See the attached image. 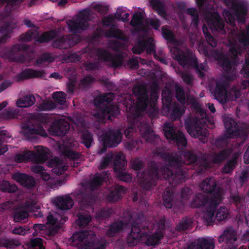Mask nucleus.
<instances>
[{"mask_svg":"<svg viewBox=\"0 0 249 249\" xmlns=\"http://www.w3.org/2000/svg\"><path fill=\"white\" fill-rule=\"evenodd\" d=\"M160 156L167 163L165 165L159 167L156 161H152L149 171L142 174V186L145 190H149L162 178L175 185L185 181V172L182 169L185 162L181 156L177 152H163Z\"/></svg>","mask_w":249,"mask_h":249,"instance_id":"obj_1","label":"nucleus"},{"mask_svg":"<svg viewBox=\"0 0 249 249\" xmlns=\"http://www.w3.org/2000/svg\"><path fill=\"white\" fill-rule=\"evenodd\" d=\"M138 217L133 220L131 223V231L128 234L126 241L130 246H134L139 242L141 239L147 246H155L159 243L163 237V233L161 231H155L152 234H149L147 231H142V230H147L148 231L149 224L147 222L143 214L139 213Z\"/></svg>","mask_w":249,"mask_h":249,"instance_id":"obj_2","label":"nucleus"},{"mask_svg":"<svg viewBox=\"0 0 249 249\" xmlns=\"http://www.w3.org/2000/svg\"><path fill=\"white\" fill-rule=\"evenodd\" d=\"M108 177L107 172L95 174L89 182L91 189L85 188L79 189L75 195L76 200L82 206H89L93 204L96 201V196L93 190L100 187Z\"/></svg>","mask_w":249,"mask_h":249,"instance_id":"obj_3","label":"nucleus"},{"mask_svg":"<svg viewBox=\"0 0 249 249\" xmlns=\"http://www.w3.org/2000/svg\"><path fill=\"white\" fill-rule=\"evenodd\" d=\"M170 51L173 58L178 61L180 65L193 66L199 78H203L205 76L206 64L203 63L198 64L197 58L192 50L189 49L182 50L177 46H174L170 48Z\"/></svg>","mask_w":249,"mask_h":249,"instance_id":"obj_4","label":"nucleus"},{"mask_svg":"<svg viewBox=\"0 0 249 249\" xmlns=\"http://www.w3.org/2000/svg\"><path fill=\"white\" fill-rule=\"evenodd\" d=\"M47 122V117L42 114L36 115L34 120L25 122L21 126L23 136L30 141L36 139L37 135L47 137L48 134L42 124H46Z\"/></svg>","mask_w":249,"mask_h":249,"instance_id":"obj_5","label":"nucleus"},{"mask_svg":"<svg viewBox=\"0 0 249 249\" xmlns=\"http://www.w3.org/2000/svg\"><path fill=\"white\" fill-rule=\"evenodd\" d=\"M133 94L137 97V101L135 102L134 99L130 100V106L126 105L130 112L134 111V114L139 117L141 113L144 111L148 105L149 96L148 92L144 85H139L135 86L132 89ZM130 98H131L130 97Z\"/></svg>","mask_w":249,"mask_h":249,"instance_id":"obj_6","label":"nucleus"},{"mask_svg":"<svg viewBox=\"0 0 249 249\" xmlns=\"http://www.w3.org/2000/svg\"><path fill=\"white\" fill-rule=\"evenodd\" d=\"M105 98L102 95L97 96L94 100L97 110L93 116L100 123H105L106 120H110L111 117L117 115L120 112L118 107L114 105H102L105 103Z\"/></svg>","mask_w":249,"mask_h":249,"instance_id":"obj_7","label":"nucleus"},{"mask_svg":"<svg viewBox=\"0 0 249 249\" xmlns=\"http://www.w3.org/2000/svg\"><path fill=\"white\" fill-rule=\"evenodd\" d=\"M201 189L205 193L209 194L211 198V203L215 205V202H221L222 200L223 191L220 187H217L214 179L212 178L204 179L200 185Z\"/></svg>","mask_w":249,"mask_h":249,"instance_id":"obj_8","label":"nucleus"},{"mask_svg":"<svg viewBox=\"0 0 249 249\" xmlns=\"http://www.w3.org/2000/svg\"><path fill=\"white\" fill-rule=\"evenodd\" d=\"M225 128V133L232 138H240L245 140L248 135L247 129L241 127L235 120L229 117H226L223 119Z\"/></svg>","mask_w":249,"mask_h":249,"instance_id":"obj_9","label":"nucleus"},{"mask_svg":"<svg viewBox=\"0 0 249 249\" xmlns=\"http://www.w3.org/2000/svg\"><path fill=\"white\" fill-rule=\"evenodd\" d=\"M206 124V121L198 117H189L184 121V126L187 132L194 138L202 137L203 127Z\"/></svg>","mask_w":249,"mask_h":249,"instance_id":"obj_10","label":"nucleus"},{"mask_svg":"<svg viewBox=\"0 0 249 249\" xmlns=\"http://www.w3.org/2000/svg\"><path fill=\"white\" fill-rule=\"evenodd\" d=\"M126 165V161L125 157L122 153H118L114 159V171L116 173V176L119 180L129 182L132 180V177L129 174L124 171Z\"/></svg>","mask_w":249,"mask_h":249,"instance_id":"obj_11","label":"nucleus"},{"mask_svg":"<svg viewBox=\"0 0 249 249\" xmlns=\"http://www.w3.org/2000/svg\"><path fill=\"white\" fill-rule=\"evenodd\" d=\"M163 131L165 137L175 142L178 147H185L187 140L183 133L180 131H176L174 125L170 123L164 124Z\"/></svg>","mask_w":249,"mask_h":249,"instance_id":"obj_12","label":"nucleus"},{"mask_svg":"<svg viewBox=\"0 0 249 249\" xmlns=\"http://www.w3.org/2000/svg\"><path fill=\"white\" fill-rule=\"evenodd\" d=\"M92 234V232L86 230L76 231L71 237L73 246L77 247V249H91L93 247V241H87L88 237Z\"/></svg>","mask_w":249,"mask_h":249,"instance_id":"obj_13","label":"nucleus"},{"mask_svg":"<svg viewBox=\"0 0 249 249\" xmlns=\"http://www.w3.org/2000/svg\"><path fill=\"white\" fill-rule=\"evenodd\" d=\"M205 20L212 32H220L223 34L226 33L224 22L217 12H207Z\"/></svg>","mask_w":249,"mask_h":249,"instance_id":"obj_14","label":"nucleus"},{"mask_svg":"<svg viewBox=\"0 0 249 249\" xmlns=\"http://www.w3.org/2000/svg\"><path fill=\"white\" fill-rule=\"evenodd\" d=\"M219 243L224 242L225 248L229 249H246L243 246L238 248V244L235 231L231 227L227 228L218 237Z\"/></svg>","mask_w":249,"mask_h":249,"instance_id":"obj_15","label":"nucleus"},{"mask_svg":"<svg viewBox=\"0 0 249 249\" xmlns=\"http://www.w3.org/2000/svg\"><path fill=\"white\" fill-rule=\"evenodd\" d=\"M203 52L206 56L213 57L225 73H229L231 71L232 62L224 53L216 50H212L209 53L205 48H204Z\"/></svg>","mask_w":249,"mask_h":249,"instance_id":"obj_16","label":"nucleus"},{"mask_svg":"<svg viewBox=\"0 0 249 249\" xmlns=\"http://www.w3.org/2000/svg\"><path fill=\"white\" fill-rule=\"evenodd\" d=\"M224 3L234 12L239 21L244 23L248 13L247 3L243 0H223Z\"/></svg>","mask_w":249,"mask_h":249,"instance_id":"obj_17","label":"nucleus"},{"mask_svg":"<svg viewBox=\"0 0 249 249\" xmlns=\"http://www.w3.org/2000/svg\"><path fill=\"white\" fill-rule=\"evenodd\" d=\"M209 90L214 98L221 104H225L228 101L227 84L223 80H217L215 87L209 85Z\"/></svg>","mask_w":249,"mask_h":249,"instance_id":"obj_18","label":"nucleus"},{"mask_svg":"<svg viewBox=\"0 0 249 249\" xmlns=\"http://www.w3.org/2000/svg\"><path fill=\"white\" fill-rule=\"evenodd\" d=\"M96 55L99 60L109 62L113 68H118L123 64L122 54L113 55L108 51L100 48L96 51Z\"/></svg>","mask_w":249,"mask_h":249,"instance_id":"obj_19","label":"nucleus"},{"mask_svg":"<svg viewBox=\"0 0 249 249\" xmlns=\"http://www.w3.org/2000/svg\"><path fill=\"white\" fill-rule=\"evenodd\" d=\"M102 140L105 148L115 147L121 142L122 134L118 129H110L102 135Z\"/></svg>","mask_w":249,"mask_h":249,"instance_id":"obj_20","label":"nucleus"},{"mask_svg":"<svg viewBox=\"0 0 249 249\" xmlns=\"http://www.w3.org/2000/svg\"><path fill=\"white\" fill-rule=\"evenodd\" d=\"M25 0H0V19L3 20L10 15Z\"/></svg>","mask_w":249,"mask_h":249,"instance_id":"obj_21","label":"nucleus"},{"mask_svg":"<svg viewBox=\"0 0 249 249\" xmlns=\"http://www.w3.org/2000/svg\"><path fill=\"white\" fill-rule=\"evenodd\" d=\"M70 124L65 120L54 121L48 129L49 133L55 136H63L69 131Z\"/></svg>","mask_w":249,"mask_h":249,"instance_id":"obj_22","label":"nucleus"},{"mask_svg":"<svg viewBox=\"0 0 249 249\" xmlns=\"http://www.w3.org/2000/svg\"><path fill=\"white\" fill-rule=\"evenodd\" d=\"M162 112L166 115L168 116L172 121H174L181 118L184 113L185 109L178 103L174 102L170 106L162 108Z\"/></svg>","mask_w":249,"mask_h":249,"instance_id":"obj_23","label":"nucleus"},{"mask_svg":"<svg viewBox=\"0 0 249 249\" xmlns=\"http://www.w3.org/2000/svg\"><path fill=\"white\" fill-rule=\"evenodd\" d=\"M12 178L27 189L33 188L36 184L35 178L25 173L16 172L13 174Z\"/></svg>","mask_w":249,"mask_h":249,"instance_id":"obj_24","label":"nucleus"},{"mask_svg":"<svg viewBox=\"0 0 249 249\" xmlns=\"http://www.w3.org/2000/svg\"><path fill=\"white\" fill-rule=\"evenodd\" d=\"M139 130L142 137L147 142L155 144L159 139V136L154 134V131L147 124L141 123Z\"/></svg>","mask_w":249,"mask_h":249,"instance_id":"obj_25","label":"nucleus"},{"mask_svg":"<svg viewBox=\"0 0 249 249\" xmlns=\"http://www.w3.org/2000/svg\"><path fill=\"white\" fill-rule=\"evenodd\" d=\"M126 190V188L123 186L115 185L114 187H111L109 190L107 197V201L110 202L118 201L125 194Z\"/></svg>","mask_w":249,"mask_h":249,"instance_id":"obj_26","label":"nucleus"},{"mask_svg":"<svg viewBox=\"0 0 249 249\" xmlns=\"http://www.w3.org/2000/svg\"><path fill=\"white\" fill-rule=\"evenodd\" d=\"M56 206L61 210H70L73 205V201L69 195L58 196L53 200Z\"/></svg>","mask_w":249,"mask_h":249,"instance_id":"obj_27","label":"nucleus"},{"mask_svg":"<svg viewBox=\"0 0 249 249\" xmlns=\"http://www.w3.org/2000/svg\"><path fill=\"white\" fill-rule=\"evenodd\" d=\"M50 154V150L42 146L36 147V152L33 151V161L36 163H44L48 160Z\"/></svg>","mask_w":249,"mask_h":249,"instance_id":"obj_28","label":"nucleus"},{"mask_svg":"<svg viewBox=\"0 0 249 249\" xmlns=\"http://www.w3.org/2000/svg\"><path fill=\"white\" fill-rule=\"evenodd\" d=\"M45 74L43 70H36L32 69H26L18 74V81H20L25 79L39 78L44 76Z\"/></svg>","mask_w":249,"mask_h":249,"instance_id":"obj_29","label":"nucleus"},{"mask_svg":"<svg viewBox=\"0 0 249 249\" xmlns=\"http://www.w3.org/2000/svg\"><path fill=\"white\" fill-rule=\"evenodd\" d=\"M211 198L207 195L202 193L196 194L191 203L192 208H200L203 206L208 207L210 205Z\"/></svg>","mask_w":249,"mask_h":249,"instance_id":"obj_30","label":"nucleus"},{"mask_svg":"<svg viewBox=\"0 0 249 249\" xmlns=\"http://www.w3.org/2000/svg\"><path fill=\"white\" fill-rule=\"evenodd\" d=\"M124 226V222L121 220L112 222L108 226L107 235L109 237H114L117 233L123 231Z\"/></svg>","mask_w":249,"mask_h":249,"instance_id":"obj_31","label":"nucleus"},{"mask_svg":"<svg viewBox=\"0 0 249 249\" xmlns=\"http://www.w3.org/2000/svg\"><path fill=\"white\" fill-rule=\"evenodd\" d=\"M231 203L236 207L237 210L244 213L246 208L245 196L239 194H234L231 196Z\"/></svg>","mask_w":249,"mask_h":249,"instance_id":"obj_32","label":"nucleus"},{"mask_svg":"<svg viewBox=\"0 0 249 249\" xmlns=\"http://www.w3.org/2000/svg\"><path fill=\"white\" fill-rule=\"evenodd\" d=\"M215 205L212 204L210 201V204L207 207V209L204 214V219L206 221L207 225H212L214 221V216L215 212V209L221 202H215Z\"/></svg>","mask_w":249,"mask_h":249,"instance_id":"obj_33","label":"nucleus"},{"mask_svg":"<svg viewBox=\"0 0 249 249\" xmlns=\"http://www.w3.org/2000/svg\"><path fill=\"white\" fill-rule=\"evenodd\" d=\"M105 36L107 38H115L122 41H127V37L123 31L112 25L105 33Z\"/></svg>","mask_w":249,"mask_h":249,"instance_id":"obj_34","label":"nucleus"},{"mask_svg":"<svg viewBox=\"0 0 249 249\" xmlns=\"http://www.w3.org/2000/svg\"><path fill=\"white\" fill-rule=\"evenodd\" d=\"M67 24L70 31L73 33H79L87 29V26L85 25L77 18L75 20H69Z\"/></svg>","mask_w":249,"mask_h":249,"instance_id":"obj_35","label":"nucleus"},{"mask_svg":"<svg viewBox=\"0 0 249 249\" xmlns=\"http://www.w3.org/2000/svg\"><path fill=\"white\" fill-rule=\"evenodd\" d=\"M163 204L167 208H171L175 203V194L169 188H166L162 196Z\"/></svg>","mask_w":249,"mask_h":249,"instance_id":"obj_36","label":"nucleus"},{"mask_svg":"<svg viewBox=\"0 0 249 249\" xmlns=\"http://www.w3.org/2000/svg\"><path fill=\"white\" fill-rule=\"evenodd\" d=\"M231 150L230 149H224L219 152L214 153L212 156V160L214 163H220L226 160L231 155Z\"/></svg>","mask_w":249,"mask_h":249,"instance_id":"obj_37","label":"nucleus"},{"mask_svg":"<svg viewBox=\"0 0 249 249\" xmlns=\"http://www.w3.org/2000/svg\"><path fill=\"white\" fill-rule=\"evenodd\" d=\"M36 102V98L33 95H26L22 98H19L16 102L17 107L25 108L33 105Z\"/></svg>","mask_w":249,"mask_h":249,"instance_id":"obj_38","label":"nucleus"},{"mask_svg":"<svg viewBox=\"0 0 249 249\" xmlns=\"http://www.w3.org/2000/svg\"><path fill=\"white\" fill-rule=\"evenodd\" d=\"M161 32L162 36L165 40L172 43L174 45L177 46L178 44V40L176 38L175 34L167 28V26H162Z\"/></svg>","mask_w":249,"mask_h":249,"instance_id":"obj_39","label":"nucleus"},{"mask_svg":"<svg viewBox=\"0 0 249 249\" xmlns=\"http://www.w3.org/2000/svg\"><path fill=\"white\" fill-rule=\"evenodd\" d=\"M58 35L57 32L54 30H51L49 31L43 33L36 41L39 43H48L50 41L54 39Z\"/></svg>","mask_w":249,"mask_h":249,"instance_id":"obj_40","label":"nucleus"},{"mask_svg":"<svg viewBox=\"0 0 249 249\" xmlns=\"http://www.w3.org/2000/svg\"><path fill=\"white\" fill-rule=\"evenodd\" d=\"M197 249H214L215 242L212 238H201L197 240Z\"/></svg>","mask_w":249,"mask_h":249,"instance_id":"obj_41","label":"nucleus"},{"mask_svg":"<svg viewBox=\"0 0 249 249\" xmlns=\"http://www.w3.org/2000/svg\"><path fill=\"white\" fill-rule=\"evenodd\" d=\"M81 142L87 148H89L94 144L92 134L88 130H83L81 135Z\"/></svg>","mask_w":249,"mask_h":249,"instance_id":"obj_42","label":"nucleus"},{"mask_svg":"<svg viewBox=\"0 0 249 249\" xmlns=\"http://www.w3.org/2000/svg\"><path fill=\"white\" fill-rule=\"evenodd\" d=\"M33 151L25 150L22 153L17 154L14 157L15 161L17 163L33 161Z\"/></svg>","mask_w":249,"mask_h":249,"instance_id":"obj_43","label":"nucleus"},{"mask_svg":"<svg viewBox=\"0 0 249 249\" xmlns=\"http://www.w3.org/2000/svg\"><path fill=\"white\" fill-rule=\"evenodd\" d=\"M67 36H57L56 38L53 39L52 43V46L53 48H57L61 50L67 49Z\"/></svg>","mask_w":249,"mask_h":249,"instance_id":"obj_44","label":"nucleus"},{"mask_svg":"<svg viewBox=\"0 0 249 249\" xmlns=\"http://www.w3.org/2000/svg\"><path fill=\"white\" fill-rule=\"evenodd\" d=\"M95 80V78L90 75L84 76L79 81V88L82 90L87 89L90 87Z\"/></svg>","mask_w":249,"mask_h":249,"instance_id":"obj_45","label":"nucleus"},{"mask_svg":"<svg viewBox=\"0 0 249 249\" xmlns=\"http://www.w3.org/2000/svg\"><path fill=\"white\" fill-rule=\"evenodd\" d=\"M232 138L225 133L224 134L217 137L213 142L214 145L219 148H222L228 143L229 140Z\"/></svg>","mask_w":249,"mask_h":249,"instance_id":"obj_46","label":"nucleus"},{"mask_svg":"<svg viewBox=\"0 0 249 249\" xmlns=\"http://www.w3.org/2000/svg\"><path fill=\"white\" fill-rule=\"evenodd\" d=\"M193 221L192 218L185 217L183 218L177 225L176 230L178 231H184L192 226Z\"/></svg>","mask_w":249,"mask_h":249,"instance_id":"obj_47","label":"nucleus"},{"mask_svg":"<svg viewBox=\"0 0 249 249\" xmlns=\"http://www.w3.org/2000/svg\"><path fill=\"white\" fill-rule=\"evenodd\" d=\"M91 15V11L88 9H85L80 11L77 18V19L81 21L85 25L89 26L88 21L90 20V16Z\"/></svg>","mask_w":249,"mask_h":249,"instance_id":"obj_48","label":"nucleus"},{"mask_svg":"<svg viewBox=\"0 0 249 249\" xmlns=\"http://www.w3.org/2000/svg\"><path fill=\"white\" fill-rule=\"evenodd\" d=\"M17 189L18 188L15 185L5 180L0 181V190L3 192L14 193Z\"/></svg>","mask_w":249,"mask_h":249,"instance_id":"obj_49","label":"nucleus"},{"mask_svg":"<svg viewBox=\"0 0 249 249\" xmlns=\"http://www.w3.org/2000/svg\"><path fill=\"white\" fill-rule=\"evenodd\" d=\"M144 41L146 42L145 50H146L147 54H153L154 58H157L158 55L155 50L156 46L153 42V39L150 37L148 39L144 40Z\"/></svg>","mask_w":249,"mask_h":249,"instance_id":"obj_50","label":"nucleus"},{"mask_svg":"<svg viewBox=\"0 0 249 249\" xmlns=\"http://www.w3.org/2000/svg\"><path fill=\"white\" fill-rule=\"evenodd\" d=\"M77 224L80 227L86 226L91 221V217L89 214L79 213L77 215Z\"/></svg>","mask_w":249,"mask_h":249,"instance_id":"obj_51","label":"nucleus"},{"mask_svg":"<svg viewBox=\"0 0 249 249\" xmlns=\"http://www.w3.org/2000/svg\"><path fill=\"white\" fill-rule=\"evenodd\" d=\"M55 57L50 53H42L36 61L37 64H41L44 62L52 63L55 60Z\"/></svg>","mask_w":249,"mask_h":249,"instance_id":"obj_52","label":"nucleus"},{"mask_svg":"<svg viewBox=\"0 0 249 249\" xmlns=\"http://www.w3.org/2000/svg\"><path fill=\"white\" fill-rule=\"evenodd\" d=\"M203 32L208 43L212 47H215L217 45V41L209 32L207 27L204 25L202 28Z\"/></svg>","mask_w":249,"mask_h":249,"instance_id":"obj_53","label":"nucleus"},{"mask_svg":"<svg viewBox=\"0 0 249 249\" xmlns=\"http://www.w3.org/2000/svg\"><path fill=\"white\" fill-rule=\"evenodd\" d=\"M111 208H103L96 213V217L99 220H104L109 218L113 213Z\"/></svg>","mask_w":249,"mask_h":249,"instance_id":"obj_54","label":"nucleus"},{"mask_svg":"<svg viewBox=\"0 0 249 249\" xmlns=\"http://www.w3.org/2000/svg\"><path fill=\"white\" fill-rule=\"evenodd\" d=\"M161 96L163 104L162 108L170 106L174 103L172 102V94L170 90L162 91Z\"/></svg>","mask_w":249,"mask_h":249,"instance_id":"obj_55","label":"nucleus"},{"mask_svg":"<svg viewBox=\"0 0 249 249\" xmlns=\"http://www.w3.org/2000/svg\"><path fill=\"white\" fill-rule=\"evenodd\" d=\"M145 43L144 39H139L136 44L132 48V51L134 54H140L145 50Z\"/></svg>","mask_w":249,"mask_h":249,"instance_id":"obj_56","label":"nucleus"},{"mask_svg":"<svg viewBox=\"0 0 249 249\" xmlns=\"http://www.w3.org/2000/svg\"><path fill=\"white\" fill-rule=\"evenodd\" d=\"M150 3L153 8L157 9L159 15L161 16L166 15L163 5L160 0H150Z\"/></svg>","mask_w":249,"mask_h":249,"instance_id":"obj_57","label":"nucleus"},{"mask_svg":"<svg viewBox=\"0 0 249 249\" xmlns=\"http://www.w3.org/2000/svg\"><path fill=\"white\" fill-rule=\"evenodd\" d=\"M215 213V219L218 221L225 220L228 216V211L225 207H220Z\"/></svg>","mask_w":249,"mask_h":249,"instance_id":"obj_58","label":"nucleus"},{"mask_svg":"<svg viewBox=\"0 0 249 249\" xmlns=\"http://www.w3.org/2000/svg\"><path fill=\"white\" fill-rule=\"evenodd\" d=\"M183 156L187 160V164H197L198 157L193 152L190 151H185Z\"/></svg>","mask_w":249,"mask_h":249,"instance_id":"obj_59","label":"nucleus"},{"mask_svg":"<svg viewBox=\"0 0 249 249\" xmlns=\"http://www.w3.org/2000/svg\"><path fill=\"white\" fill-rule=\"evenodd\" d=\"M66 94L62 91L55 92L53 94L52 97L56 103L64 105L66 103Z\"/></svg>","mask_w":249,"mask_h":249,"instance_id":"obj_60","label":"nucleus"},{"mask_svg":"<svg viewBox=\"0 0 249 249\" xmlns=\"http://www.w3.org/2000/svg\"><path fill=\"white\" fill-rule=\"evenodd\" d=\"M175 90H176V97L177 99L181 104H184L185 102L186 98H185V92H184L183 89L181 86L177 85L175 87Z\"/></svg>","mask_w":249,"mask_h":249,"instance_id":"obj_61","label":"nucleus"},{"mask_svg":"<svg viewBox=\"0 0 249 249\" xmlns=\"http://www.w3.org/2000/svg\"><path fill=\"white\" fill-rule=\"evenodd\" d=\"M23 208L28 213L29 212H33L35 210L38 209L36 205V201L33 199L26 201L23 206Z\"/></svg>","mask_w":249,"mask_h":249,"instance_id":"obj_62","label":"nucleus"},{"mask_svg":"<svg viewBox=\"0 0 249 249\" xmlns=\"http://www.w3.org/2000/svg\"><path fill=\"white\" fill-rule=\"evenodd\" d=\"M56 107L55 103L52 101H48L40 104L38 108L39 111H49L54 109Z\"/></svg>","mask_w":249,"mask_h":249,"instance_id":"obj_63","label":"nucleus"},{"mask_svg":"<svg viewBox=\"0 0 249 249\" xmlns=\"http://www.w3.org/2000/svg\"><path fill=\"white\" fill-rule=\"evenodd\" d=\"M31 249H45L43 245V240L40 238L32 239L29 243Z\"/></svg>","mask_w":249,"mask_h":249,"instance_id":"obj_64","label":"nucleus"}]
</instances>
